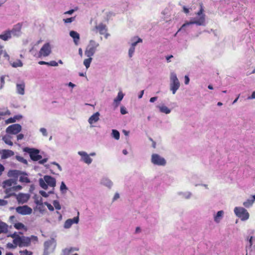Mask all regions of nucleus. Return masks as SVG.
<instances>
[{"label":"nucleus","mask_w":255,"mask_h":255,"mask_svg":"<svg viewBox=\"0 0 255 255\" xmlns=\"http://www.w3.org/2000/svg\"><path fill=\"white\" fill-rule=\"evenodd\" d=\"M200 10L197 12L196 14L200 17L197 20H192L189 22H186L183 24L182 26L178 29V32L184 29V27L190 24H195L198 25H204L205 22V15L203 14L204 8L202 3H200Z\"/></svg>","instance_id":"nucleus-1"},{"label":"nucleus","mask_w":255,"mask_h":255,"mask_svg":"<svg viewBox=\"0 0 255 255\" xmlns=\"http://www.w3.org/2000/svg\"><path fill=\"white\" fill-rule=\"evenodd\" d=\"M15 241L16 242L15 245H17L19 247H27L30 245L32 241L37 242L38 241V238L33 235L29 237L22 236L18 238Z\"/></svg>","instance_id":"nucleus-2"},{"label":"nucleus","mask_w":255,"mask_h":255,"mask_svg":"<svg viewBox=\"0 0 255 255\" xmlns=\"http://www.w3.org/2000/svg\"><path fill=\"white\" fill-rule=\"evenodd\" d=\"M170 89L173 94H175L177 90L180 87V82L177 77L176 74L171 73L170 77Z\"/></svg>","instance_id":"nucleus-3"},{"label":"nucleus","mask_w":255,"mask_h":255,"mask_svg":"<svg viewBox=\"0 0 255 255\" xmlns=\"http://www.w3.org/2000/svg\"><path fill=\"white\" fill-rule=\"evenodd\" d=\"M99 44L95 40H91L89 44L87 47L85 51V54L87 57H92L95 54L96 49L99 47Z\"/></svg>","instance_id":"nucleus-4"},{"label":"nucleus","mask_w":255,"mask_h":255,"mask_svg":"<svg viewBox=\"0 0 255 255\" xmlns=\"http://www.w3.org/2000/svg\"><path fill=\"white\" fill-rule=\"evenodd\" d=\"M234 212L237 216L243 221L247 220L249 218V214L247 210L243 207H236Z\"/></svg>","instance_id":"nucleus-5"},{"label":"nucleus","mask_w":255,"mask_h":255,"mask_svg":"<svg viewBox=\"0 0 255 255\" xmlns=\"http://www.w3.org/2000/svg\"><path fill=\"white\" fill-rule=\"evenodd\" d=\"M24 151L29 154L30 158L33 161H37L42 158V156L39 154L38 149L26 147Z\"/></svg>","instance_id":"nucleus-6"},{"label":"nucleus","mask_w":255,"mask_h":255,"mask_svg":"<svg viewBox=\"0 0 255 255\" xmlns=\"http://www.w3.org/2000/svg\"><path fill=\"white\" fill-rule=\"evenodd\" d=\"M151 161L153 164L159 166H164L166 163V161L163 157L156 153L152 154Z\"/></svg>","instance_id":"nucleus-7"},{"label":"nucleus","mask_w":255,"mask_h":255,"mask_svg":"<svg viewBox=\"0 0 255 255\" xmlns=\"http://www.w3.org/2000/svg\"><path fill=\"white\" fill-rule=\"evenodd\" d=\"M51 52V47L49 43L44 44L40 49L38 57H41L42 56L46 57L48 56Z\"/></svg>","instance_id":"nucleus-8"},{"label":"nucleus","mask_w":255,"mask_h":255,"mask_svg":"<svg viewBox=\"0 0 255 255\" xmlns=\"http://www.w3.org/2000/svg\"><path fill=\"white\" fill-rule=\"evenodd\" d=\"M92 31L96 33L99 32L101 35H104L106 34L108 28L105 24L100 23L92 29Z\"/></svg>","instance_id":"nucleus-9"},{"label":"nucleus","mask_w":255,"mask_h":255,"mask_svg":"<svg viewBox=\"0 0 255 255\" xmlns=\"http://www.w3.org/2000/svg\"><path fill=\"white\" fill-rule=\"evenodd\" d=\"M21 130V127L19 124H13L8 126L6 129V132L8 133L16 134Z\"/></svg>","instance_id":"nucleus-10"},{"label":"nucleus","mask_w":255,"mask_h":255,"mask_svg":"<svg viewBox=\"0 0 255 255\" xmlns=\"http://www.w3.org/2000/svg\"><path fill=\"white\" fill-rule=\"evenodd\" d=\"M16 211L18 214L23 215H29L31 214L32 212V209L27 205L22 206H18L16 208Z\"/></svg>","instance_id":"nucleus-11"},{"label":"nucleus","mask_w":255,"mask_h":255,"mask_svg":"<svg viewBox=\"0 0 255 255\" xmlns=\"http://www.w3.org/2000/svg\"><path fill=\"white\" fill-rule=\"evenodd\" d=\"M16 182L15 180L12 179H9L2 182V187L4 190H6L7 188L13 187V186L16 185Z\"/></svg>","instance_id":"nucleus-12"},{"label":"nucleus","mask_w":255,"mask_h":255,"mask_svg":"<svg viewBox=\"0 0 255 255\" xmlns=\"http://www.w3.org/2000/svg\"><path fill=\"white\" fill-rule=\"evenodd\" d=\"M43 179L45 182L50 187H54L56 186V180L54 178L49 175H45Z\"/></svg>","instance_id":"nucleus-13"},{"label":"nucleus","mask_w":255,"mask_h":255,"mask_svg":"<svg viewBox=\"0 0 255 255\" xmlns=\"http://www.w3.org/2000/svg\"><path fill=\"white\" fill-rule=\"evenodd\" d=\"M16 197L17 202L21 204L27 202L29 199V196L27 194L23 193H19Z\"/></svg>","instance_id":"nucleus-14"},{"label":"nucleus","mask_w":255,"mask_h":255,"mask_svg":"<svg viewBox=\"0 0 255 255\" xmlns=\"http://www.w3.org/2000/svg\"><path fill=\"white\" fill-rule=\"evenodd\" d=\"M22 27V23H18L14 25L11 30H10L11 34H13L14 35H18L20 32Z\"/></svg>","instance_id":"nucleus-15"},{"label":"nucleus","mask_w":255,"mask_h":255,"mask_svg":"<svg viewBox=\"0 0 255 255\" xmlns=\"http://www.w3.org/2000/svg\"><path fill=\"white\" fill-rule=\"evenodd\" d=\"M78 153L82 156V160L84 162L87 164H90L92 162V159L86 152L84 151H80Z\"/></svg>","instance_id":"nucleus-16"},{"label":"nucleus","mask_w":255,"mask_h":255,"mask_svg":"<svg viewBox=\"0 0 255 255\" xmlns=\"http://www.w3.org/2000/svg\"><path fill=\"white\" fill-rule=\"evenodd\" d=\"M1 157L3 159L7 158L14 155V152L11 150L3 149L2 150Z\"/></svg>","instance_id":"nucleus-17"},{"label":"nucleus","mask_w":255,"mask_h":255,"mask_svg":"<svg viewBox=\"0 0 255 255\" xmlns=\"http://www.w3.org/2000/svg\"><path fill=\"white\" fill-rule=\"evenodd\" d=\"M15 190L14 188V186L7 188L6 190H4V192L6 194V196L5 197V198H8L12 196H16L17 195H15Z\"/></svg>","instance_id":"nucleus-18"},{"label":"nucleus","mask_w":255,"mask_h":255,"mask_svg":"<svg viewBox=\"0 0 255 255\" xmlns=\"http://www.w3.org/2000/svg\"><path fill=\"white\" fill-rule=\"evenodd\" d=\"M100 114L98 112L93 114L88 120L89 123L90 124L97 122L99 120Z\"/></svg>","instance_id":"nucleus-19"},{"label":"nucleus","mask_w":255,"mask_h":255,"mask_svg":"<svg viewBox=\"0 0 255 255\" xmlns=\"http://www.w3.org/2000/svg\"><path fill=\"white\" fill-rule=\"evenodd\" d=\"M11 33L10 30H6L3 34H0V39L6 41L11 38Z\"/></svg>","instance_id":"nucleus-20"},{"label":"nucleus","mask_w":255,"mask_h":255,"mask_svg":"<svg viewBox=\"0 0 255 255\" xmlns=\"http://www.w3.org/2000/svg\"><path fill=\"white\" fill-rule=\"evenodd\" d=\"M70 35L73 38L75 43L77 44V43L80 39L79 34L75 31H71L70 32Z\"/></svg>","instance_id":"nucleus-21"},{"label":"nucleus","mask_w":255,"mask_h":255,"mask_svg":"<svg viewBox=\"0 0 255 255\" xmlns=\"http://www.w3.org/2000/svg\"><path fill=\"white\" fill-rule=\"evenodd\" d=\"M25 84L24 83L17 84L16 90L18 94L20 95H24V94Z\"/></svg>","instance_id":"nucleus-22"},{"label":"nucleus","mask_w":255,"mask_h":255,"mask_svg":"<svg viewBox=\"0 0 255 255\" xmlns=\"http://www.w3.org/2000/svg\"><path fill=\"white\" fill-rule=\"evenodd\" d=\"M8 231V225L1 221H0V234L6 233Z\"/></svg>","instance_id":"nucleus-23"},{"label":"nucleus","mask_w":255,"mask_h":255,"mask_svg":"<svg viewBox=\"0 0 255 255\" xmlns=\"http://www.w3.org/2000/svg\"><path fill=\"white\" fill-rule=\"evenodd\" d=\"M224 215V211L222 210L219 211L217 212V214L214 216V221L216 223H219L223 218Z\"/></svg>","instance_id":"nucleus-24"},{"label":"nucleus","mask_w":255,"mask_h":255,"mask_svg":"<svg viewBox=\"0 0 255 255\" xmlns=\"http://www.w3.org/2000/svg\"><path fill=\"white\" fill-rule=\"evenodd\" d=\"M255 200L252 198V196L251 197V199H248L246 201L243 203V205L246 207L249 208L252 206Z\"/></svg>","instance_id":"nucleus-25"},{"label":"nucleus","mask_w":255,"mask_h":255,"mask_svg":"<svg viewBox=\"0 0 255 255\" xmlns=\"http://www.w3.org/2000/svg\"><path fill=\"white\" fill-rule=\"evenodd\" d=\"M158 108L160 112L166 114H168L171 112V110L165 106H158Z\"/></svg>","instance_id":"nucleus-26"},{"label":"nucleus","mask_w":255,"mask_h":255,"mask_svg":"<svg viewBox=\"0 0 255 255\" xmlns=\"http://www.w3.org/2000/svg\"><path fill=\"white\" fill-rule=\"evenodd\" d=\"M11 136H10L9 135L4 136L2 137V140L4 141V142L6 144H7L9 145L12 146L13 145V143L11 141Z\"/></svg>","instance_id":"nucleus-27"},{"label":"nucleus","mask_w":255,"mask_h":255,"mask_svg":"<svg viewBox=\"0 0 255 255\" xmlns=\"http://www.w3.org/2000/svg\"><path fill=\"white\" fill-rule=\"evenodd\" d=\"M124 96V94L123 93L122 91H120L118 93L117 97L114 99V102L115 103H119L120 101L122 100Z\"/></svg>","instance_id":"nucleus-28"},{"label":"nucleus","mask_w":255,"mask_h":255,"mask_svg":"<svg viewBox=\"0 0 255 255\" xmlns=\"http://www.w3.org/2000/svg\"><path fill=\"white\" fill-rule=\"evenodd\" d=\"M19 181L21 182L24 183H29L30 182V180L27 177V175L26 174H22L19 177Z\"/></svg>","instance_id":"nucleus-29"},{"label":"nucleus","mask_w":255,"mask_h":255,"mask_svg":"<svg viewBox=\"0 0 255 255\" xmlns=\"http://www.w3.org/2000/svg\"><path fill=\"white\" fill-rule=\"evenodd\" d=\"M11 65L13 67L16 68L18 67H22L23 64L21 60H17L11 63Z\"/></svg>","instance_id":"nucleus-30"},{"label":"nucleus","mask_w":255,"mask_h":255,"mask_svg":"<svg viewBox=\"0 0 255 255\" xmlns=\"http://www.w3.org/2000/svg\"><path fill=\"white\" fill-rule=\"evenodd\" d=\"M88 58L86 59L84 61V65L85 66L87 69H88L90 65L91 62L92 60V57H88Z\"/></svg>","instance_id":"nucleus-31"},{"label":"nucleus","mask_w":255,"mask_h":255,"mask_svg":"<svg viewBox=\"0 0 255 255\" xmlns=\"http://www.w3.org/2000/svg\"><path fill=\"white\" fill-rule=\"evenodd\" d=\"M14 227L17 230L25 229V226L21 223H16L13 225Z\"/></svg>","instance_id":"nucleus-32"},{"label":"nucleus","mask_w":255,"mask_h":255,"mask_svg":"<svg viewBox=\"0 0 255 255\" xmlns=\"http://www.w3.org/2000/svg\"><path fill=\"white\" fill-rule=\"evenodd\" d=\"M39 185L44 189L46 190L48 188V185L44 179H39Z\"/></svg>","instance_id":"nucleus-33"},{"label":"nucleus","mask_w":255,"mask_h":255,"mask_svg":"<svg viewBox=\"0 0 255 255\" xmlns=\"http://www.w3.org/2000/svg\"><path fill=\"white\" fill-rule=\"evenodd\" d=\"M112 135L117 140H118L120 138V132L116 129L112 130Z\"/></svg>","instance_id":"nucleus-34"},{"label":"nucleus","mask_w":255,"mask_h":255,"mask_svg":"<svg viewBox=\"0 0 255 255\" xmlns=\"http://www.w3.org/2000/svg\"><path fill=\"white\" fill-rule=\"evenodd\" d=\"M73 224V222L71 219H68L66 221L64 224V227L65 228H69Z\"/></svg>","instance_id":"nucleus-35"},{"label":"nucleus","mask_w":255,"mask_h":255,"mask_svg":"<svg viewBox=\"0 0 255 255\" xmlns=\"http://www.w3.org/2000/svg\"><path fill=\"white\" fill-rule=\"evenodd\" d=\"M8 237H10L13 239L12 242L14 244H15L16 242H15V240H16L18 238H19L20 236L19 235H18L16 232H15L14 233L8 236Z\"/></svg>","instance_id":"nucleus-36"},{"label":"nucleus","mask_w":255,"mask_h":255,"mask_svg":"<svg viewBox=\"0 0 255 255\" xmlns=\"http://www.w3.org/2000/svg\"><path fill=\"white\" fill-rule=\"evenodd\" d=\"M247 240L249 241L250 247H251L255 243V237L251 236L250 238H248Z\"/></svg>","instance_id":"nucleus-37"},{"label":"nucleus","mask_w":255,"mask_h":255,"mask_svg":"<svg viewBox=\"0 0 255 255\" xmlns=\"http://www.w3.org/2000/svg\"><path fill=\"white\" fill-rule=\"evenodd\" d=\"M19 253L20 254V255H32V252L28 251L27 250L20 251Z\"/></svg>","instance_id":"nucleus-38"},{"label":"nucleus","mask_w":255,"mask_h":255,"mask_svg":"<svg viewBox=\"0 0 255 255\" xmlns=\"http://www.w3.org/2000/svg\"><path fill=\"white\" fill-rule=\"evenodd\" d=\"M75 20V16L63 19V21L65 23H71V22L74 21Z\"/></svg>","instance_id":"nucleus-39"},{"label":"nucleus","mask_w":255,"mask_h":255,"mask_svg":"<svg viewBox=\"0 0 255 255\" xmlns=\"http://www.w3.org/2000/svg\"><path fill=\"white\" fill-rule=\"evenodd\" d=\"M53 205L57 210H60L61 209V206L59 203V202L57 200H55L53 202Z\"/></svg>","instance_id":"nucleus-40"},{"label":"nucleus","mask_w":255,"mask_h":255,"mask_svg":"<svg viewBox=\"0 0 255 255\" xmlns=\"http://www.w3.org/2000/svg\"><path fill=\"white\" fill-rule=\"evenodd\" d=\"M44 205H45L47 207L48 209L50 211H54V208H53V207L50 204H49V203H48V202H44Z\"/></svg>","instance_id":"nucleus-41"},{"label":"nucleus","mask_w":255,"mask_h":255,"mask_svg":"<svg viewBox=\"0 0 255 255\" xmlns=\"http://www.w3.org/2000/svg\"><path fill=\"white\" fill-rule=\"evenodd\" d=\"M135 48L133 47H130V48L129 49L128 51V55L129 57H131L132 56V54H133L134 52Z\"/></svg>","instance_id":"nucleus-42"},{"label":"nucleus","mask_w":255,"mask_h":255,"mask_svg":"<svg viewBox=\"0 0 255 255\" xmlns=\"http://www.w3.org/2000/svg\"><path fill=\"white\" fill-rule=\"evenodd\" d=\"M17 245L14 244L13 243H8L7 244V247L9 249H15L16 248Z\"/></svg>","instance_id":"nucleus-43"},{"label":"nucleus","mask_w":255,"mask_h":255,"mask_svg":"<svg viewBox=\"0 0 255 255\" xmlns=\"http://www.w3.org/2000/svg\"><path fill=\"white\" fill-rule=\"evenodd\" d=\"M60 190L62 191H63L64 190H67V188L64 182H61V184L60 186Z\"/></svg>","instance_id":"nucleus-44"},{"label":"nucleus","mask_w":255,"mask_h":255,"mask_svg":"<svg viewBox=\"0 0 255 255\" xmlns=\"http://www.w3.org/2000/svg\"><path fill=\"white\" fill-rule=\"evenodd\" d=\"M142 41V39L140 38H138V39L135 42H133L132 44H131V47H133L134 48H135V46H136V45L139 43V42H141Z\"/></svg>","instance_id":"nucleus-45"},{"label":"nucleus","mask_w":255,"mask_h":255,"mask_svg":"<svg viewBox=\"0 0 255 255\" xmlns=\"http://www.w3.org/2000/svg\"><path fill=\"white\" fill-rule=\"evenodd\" d=\"M48 65L51 66H58V63L55 61H51L48 62Z\"/></svg>","instance_id":"nucleus-46"},{"label":"nucleus","mask_w":255,"mask_h":255,"mask_svg":"<svg viewBox=\"0 0 255 255\" xmlns=\"http://www.w3.org/2000/svg\"><path fill=\"white\" fill-rule=\"evenodd\" d=\"M40 131L41 132L42 134L44 136H47V132L46 128H41L40 129Z\"/></svg>","instance_id":"nucleus-47"},{"label":"nucleus","mask_w":255,"mask_h":255,"mask_svg":"<svg viewBox=\"0 0 255 255\" xmlns=\"http://www.w3.org/2000/svg\"><path fill=\"white\" fill-rule=\"evenodd\" d=\"M4 84V79L3 77H1L0 79V89H1Z\"/></svg>","instance_id":"nucleus-48"},{"label":"nucleus","mask_w":255,"mask_h":255,"mask_svg":"<svg viewBox=\"0 0 255 255\" xmlns=\"http://www.w3.org/2000/svg\"><path fill=\"white\" fill-rule=\"evenodd\" d=\"M15 119L14 118H10L9 119H8L6 121V123L7 124H9V123H14L15 122Z\"/></svg>","instance_id":"nucleus-49"},{"label":"nucleus","mask_w":255,"mask_h":255,"mask_svg":"<svg viewBox=\"0 0 255 255\" xmlns=\"http://www.w3.org/2000/svg\"><path fill=\"white\" fill-rule=\"evenodd\" d=\"M7 204V201L3 199H0V206H5Z\"/></svg>","instance_id":"nucleus-50"},{"label":"nucleus","mask_w":255,"mask_h":255,"mask_svg":"<svg viewBox=\"0 0 255 255\" xmlns=\"http://www.w3.org/2000/svg\"><path fill=\"white\" fill-rule=\"evenodd\" d=\"M121 113L122 115H125L127 113L126 109L123 107L121 108Z\"/></svg>","instance_id":"nucleus-51"},{"label":"nucleus","mask_w":255,"mask_h":255,"mask_svg":"<svg viewBox=\"0 0 255 255\" xmlns=\"http://www.w3.org/2000/svg\"><path fill=\"white\" fill-rule=\"evenodd\" d=\"M4 170V167L0 163V176L2 175L3 171Z\"/></svg>","instance_id":"nucleus-52"},{"label":"nucleus","mask_w":255,"mask_h":255,"mask_svg":"<svg viewBox=\"0 0 255 255\" xmlns=\"http://www.w3.org/2000/svg\"><path fill=\"white\" fill-rule=\"evenodd\" d=\"M13 186H14V189H15V191H16H16H18V190H21V188H22V187H21V186H20V185H14Z\"/></svg>","instance_id":"nucleus-53"},{"label":"nucleus","mask_w":255,"mask_h":255,"mask_svg":"<svg viewBox=\"0 0 255 255\" xmlns=\"http://www.w3.org/2000/svg\"><path fill=\"white\" fill-rule=\"evenodd\" d=\"M9 221L11 223H14L15 221V217L14 216H11L9 217Z\"/></svg>","instance_id":"nucleus-54"},{"label":"nucleus","mask_w":255,"mask_h":255,"mask_svg":"<svg viewBox=\"0 0 255 255\" xmlns=\"http://www.w3.org/2000/svg\"><path fill=\"white\" fill-rule=\"evenodd\" d=\"M24 137V135L22 133H20L17 135V140L22 139Z\"/></svg>","instance_id":"nucleus-55"},{"label":"nucleus","mask_w":255,"mask_h":255,"mask_svg":"<svg viewBox=\"0 0 255 255\" xmlns=\"http://www.w3.org/2000/svg\"><path fill=\"white\" fill-rule=\"evenodd\" d=\"M71 220L73 222V224L74 223H78V222L79 221V217H74L73 219H72Z\"/></svg>","instance_id":"nucleus-56"},{"label":"nucleus","mask_w":255,"mask_h":255,"mask_svg":"<svg viewBox=\"0 0 255 255\" xmlns=\"http://www.w3.org/2000/svg\"><path fill=\"white\" fill-rule=\"evenodd\" d=\"M74 11V9H71L64 12L65 14H72Z\"/></svg>","instance_id":"nucleus-57"},{"label":"nucleus","mask_w":255,"mask_h":255,"mask_svg":"<svg viewBox=\"0 0 255 255\" xmlns=\"http://www.w3.org/2000/svg\"><path fill=\"white\" fill-rule=\"evenodd\" d=\"M47 161V158H44L42 160L40 159L39 160V163L40 164H44V163L46 162Z\"/></svg>","instance_id":"nucleus-58"},{"label":"nucleus","mask_w":255,"mask_h":255,"mask_svg":"<svg viewBox=\"0 0 255 255\" xmlns=\"http://www.w3.org/2000/svg\"><path fill=\"white\" fill-rule=\"evenodd\" d=\"M40 193L42 196L44 197H47L48 196V194L45 191H41L40 192Z\"/></svg>","instance_id":"nucleus-59"},{"label":"nucleus","mask_w":255,"mask_h":255,"mask_svg":"<svg viewBox=\"0 0 255 255\" xmlns=\"http://www.w3.org/2000/svg\"><path fill=\"white\" fill-rule=\"evenodd\" d=\"M189 82V78L187 76H185V84L187 85Z\"/></svg>","instance_id":"nucleus-60"},{"label":"nucleus","mask_w":255,"mask_h":255,"mask_svg":"<svg viewBox=\"0 0 255 255\" xmlns=\"http://www.w3.org/2000/svg\"><path fill=\"white\" fill-rule=\"evenodd\" d=\"M255 99V91L252 93L251 96L248 97V99Z\"/></svg>","instance_id":"nucleus-61"},{"label":"nucleus","mask_w":255,"mask_h":255,"mask_svg":"<svg viewBox=\"0 0 255 255\" xmlns=\"http://www.w3.org/2000/svg\"><path fill=\"white\" fill-rule=\"evenodd\" d=\"M157 99V97H152L149 100V101L151 102V103H153Z\"/></svg>","instance_id":"nucleus-62"},{"label":"nucleus","mask_w":255,"mask_h":255,"mask_svg":"<svg viewBox=\"0 0 255 255\" xmlns=\"http://www.w3.org/2000/svg\"><path fill=\"white\" fill-rule=\"evenodd\" d=\"M149 140L152 141V146L154 148H155L156 147V142L154 141H153L151 138H149Z\"/></svg>","instance_id":"nucleus-63"},{"label":"nucleus","mask_w":255,"mask_h":255,"mask_svg":"<svg viewBox=\"0 0 255 255\" xmlns=\"http://www.w3.org/2000/svg\"><path fill=\"white\" fill-rule=\"evenodd\" d=\"M172 57H173V55H172L167 56L166 57V59L167 60V62H170V59Z\"/></svg>","instance_id":"nucleus-64"}]
</instances>
